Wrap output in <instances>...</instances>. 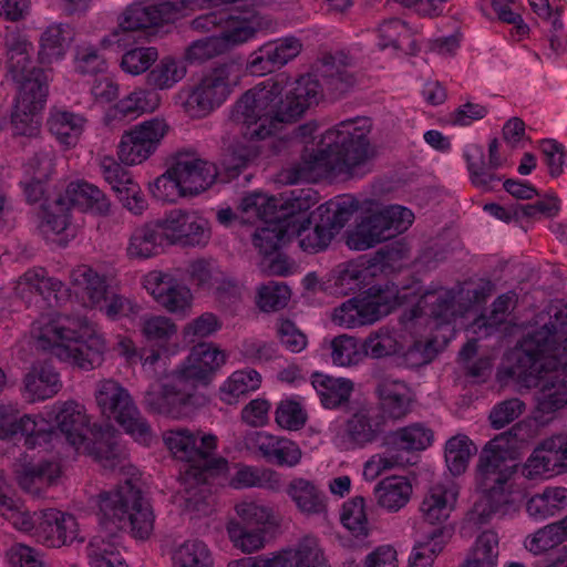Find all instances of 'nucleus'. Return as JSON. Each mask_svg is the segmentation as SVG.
Segmentation results:
<instances>
[{"label":"nucleus","instance_id":"9","mask_svg":"<svg viewBox=\"0 0 567 567\" xmlns=\"http://www.w3.org/2000/svg\"><path fill=\"white\" fill-rule=\"evenodd\" d=\"M193 436L196 437L193 447L196 455L190 461V465L181 473L179 481L183 489L179 493L184 497L187 507L197 509L209 492L206 484L208 471L225 470L227 461L223 457H216L218 442L216 435L196 430L193 431Z\"/></svg>","mask_w":567,"mask_h":567},{"label":"nucleus","instance_id":"46","mask_svg":"<svg viewBox=\"0 0 567 567\" xmlns=\"http://www.w3.org/2000/svg\"><path fill=\"white\" fill-rule=\"evenodd\" d=\"M454 292L441 287L426 291L421 297L417 308L442 322H449L454 316Z\"/></svg>","mask_w":567,"mask_h":567},{"label":"nucleus","instance_id":"64","mask_svg":"<svg viewBox=\"0 0 567 567\" xmlns=\"http://www.w3.org/2000/svg\"><path fill=\"white\" fill-rule=\"evenodd\" d=\"M69 210L65 199L62 196L48 204L43 210L42 229L44 233L60 234L69 225Z\"/></svg>","mask_w":567,"mask_h":567},{"label":"nucleus","instance_id":"19","mask_svg":"<svg viewBox=\"0 0 567 567\" xmlns=\"http://www.w3.org/2000/svg\"><path fill=\"white\" fill-rule=\"evenodd\" d=\"M173 173L177 175L182 189L187 195H197L209 188L218 176L214 163L205 161L194 153H178L172 164Z\"/></svg>","mask_w":567,"mask_h":567},{"label":"nucleus","instance_id":"17","mask_svg":"<svg viewBox=\"0 0 567 567\" xmlns=\"http://www.w3.org/2000/svg\"><path fill=\"white\" fill-rule=\"evenodd\" d=\"M47 95L48 89H42L37 81L25 84L21 91H18L11 113V126L16 135L38 134L40 128L38 114L44 106Z\"/></svg>","mask_w":567,"mask_h":567},{"label":"nucleus","instance_id":"28","mask_svg":"<svg viewBox=\"0 0 567 567\" xmlns=\"http://www.w3.org/2000/svg\"><path fill=\"white\" fill-rule=\"evenodd\" d=\"M61 388L59 373L47 363L33 364L23 379V396L29 402L49 399L55 395Z\"/></svg>","mask_w":567,"mask_h":567},{"label":"nucleus","instance_id":"7","mask_svg":"<svg viewBox=\"0 0 567 567\" xmlns=\"http://www.w3.org/2000/svg\"><path fill=\"white\" fill-rule=\"evenodd\" d=\"M239 78V69L233 62L210 68L186 92L182 103L184 113L192 118L208 116L226 102Z\"/></svg>","mask_w":567,"mask_h":567},{"label":"nucleus","instance_id":"54","mask_svg":"<svg viewBox=\"0 0 567 567\" xmlns=\"http://www.w3.org/2000/svg\"><path fill=\"white\" fill-rule=\"evenodd\" d=\"M226 530L234 547L243 553L251 554L265 546V534L262 530H249L237 519H229Z\"/></svg>","mask_w":567,"mask_h":567},{"label":"nucleus","instance_id":"45","mask_svg":"<svg viewBox=\"0 0 567 567\" xmlns=\"http://www.w3.org/2000/svg\"><path fill=\"white\" fill-rule=\"evenodd\" d=\"M451 536L447 526L435 528L429 535V540L414 546L410 557V567H432L435 557L443 550Z\"/></svg>","mask_w":567,"mask_h":567},{"label":"nucleus","instance_id":"18","mask_svg":"<svg viewBox=\"0 0 567 567\" xmlns=\"http://www.w3.org/2000/svg\"><path fill=\"white\" fill-rule=\"evenodd\" d=\"M7 75L18 84L21 91L28 83L39 82L48 89V80L41 69L31 61L32 44L20 35L12 33L7 38Z\"/></svg>","mask_w":567,"mask_h":567},{"label":"nucleus","instance_id":"1","mask_svg":"<svg viewBox=\"0 0 567 567\" xmlns=\"http://www.w3.org/2000/svg\"><path fill=\"white\" fill-rule=\"evenodd\" d=\"M350 64L343 55L324 56L319 68L322 83L311 75L291 82L279 73L245 92L233 110L235 121L245 126L249 140L271 136L281 123L297 121L309 107L319 103L323 91L338 99L354 85Z\"/></svg>","mask_w":567,"mask_h":567},{"label":"nucleus","instance_id":"58","mask_svg":"<svg viewBox=\"0 0 567 567\" xmlns=\"http://www.w3.org/2000/svg\"><path fill=\"white\" fill-rule=\"evenodd\" d=\"M225 52H227V43L220 35L208 37L188 45L185 58L192 63H202Z\"/></svg>","mask_w":567,"mask_h":567},{"label":"nucleus","instance_id":"23","mask_svg":"<svg viewBox=\"0 0 567 567\" xmlns=\"http://www.w3.org/2000/svg\"><path fill=\"white\" fill-rule=\"evenodd\" d=\"M55 423L65 440L75 449H79L93 433L90 426V417L83 404L70 400L55 405Z\"/></svg>","mask_w":567,"mask_h":567},{"label":"nucleus","instance_id":"60","mask_svg":"<svg viewBox=\"0 0 567 567\" xmlns=\"http://www.w3.org/2000/svg\"><path fill=\"white\" fill-rule=\"evenodd\" d=\"M307 412L301 404L293 400L281 401L275 411V421L284 430L298 431L307 422Z\"/></svg>","mask_w":567,"mask_h":567},{"label":"nucleus","instance_id":"10","mask_svg":"<svg viewBox=\"0 0 567 567\" xmlns=\"http://www.w3.org/2000/svg\"><path fill=\"white\" fill-rule=\"evenodd\" d=\"M414 214L406 207L390 205L371 213L348 233L349 248L363 251L405 231L413 223Z\"/></svg>","mask_w":567,"mask_h":567},{"label":"nucleus","instance_id":"13","mask_svg":"<svg viewBox=\"0 0 567 567\" xmlns=\"http://www.w3.org/2000/svg\"><path fill=\"white\" fill-rule=\"evenodd\" d=\"M163 118H151L125 131L118 144V158L126 165H137L150 158L168 133Z\"/></svg>","mask_w":567,"mask_h":567},{"label":"nucleus","instance_id":"40","mask_svg":"<svg viewBox=\"0 0 567 567\" xmlns=\"http://www.w3.org/2000/svg\"><path fill=\"white\" fill-rule=\"evenodd\" d=\"M261 384V375L252 370L235 371L220 386L219 398L228 404H236L239 398L256 391Z\"/></svg>","mask_w":567,"mask_h":567},{"label":"nucleus","instance_id":"12","mask_svg":"<svg viewBox=\"0 0 567 567\" xmlns=\"http://www.w3.org/2000/svg\"><path fill=\"white\" fill-rule=\"evenodd\" d=\"M195 386L177 370L166 375L157 386L150 388L144 396V405L152 413L172 419L189 415V404Z\"/></svg>","mask_w":567,"mask_h":567},{"label":"nucleus","instance_id":"6","mask_svg":"<svg viewBox=\"0 0 567 567\" xmlns=\"http://www.w3.org/2000/svg\"><path fill=\"white\" fill-rule=\"evenodd\" d=\"M522 427L523 423L516 424L508 433L489 442L481 454L478 477L486 494L474 506V513L478 516L477 522L481 524L486 523L492 514L504 513L513 503V492L508 484L509 472L507 468H503L505 464L501 450L503 449L502 442L506 441L508 436H516Z\"/></svg>","mask_w":567,"mask_h":567},{"label":"nucleus","instance_id":"2","mask_svg":"<svg viewBox=\"0 0 567 567\" xmlns=\"http://www.w3.org/2000/svg\"><path fill=\"white\" fill-rule=\"evenodd\" d=\"M371 130L372 123L368 117L336 124L321 135L316 152L302 155L299 161L284 167L278 174V182L289 185L327 176L350 178L358 175L375 155L369 138Z\"/></svg>","mask_w":567,"mask_h":567},{"label":"nucleus","instance_id":"26","mask_svg":"<svg viewBox=\"0 0 567 567\" xmlns=\"http://www.w3.org/2000/svg\"><path fill=\"white\" fill-rule=\"evenodd\" d=\"M377 393L381 410L391 419H402L410 411L411 391L401 380L390 375L380 377Z\"/></svg>","mask_w":567,"mask_h":567},{"label":"nucleus","instance_id":"34","mask_svg":"<svg viewBox=\"0 0 567 567\" xmlns=\"http://www.w3.org/2000/svg\"><path fill=\"white\" fill-rule=\"evenodd\" d=\"M286 491L302 514L322 515L327 513L326 496L313 482L296 477L289 482Z\"/></svg>","mask_w":567,"mask_h":567},{"label":"nucleus","instance_id":"39","mask_svg":"<svg viewBox=\"0 0 567 567\" xmlns=\"http://www.w3.org/2000/svg\"><path fill=\"white\" fill-rule=\"evenodd\" d=\"M89 557L93 567H127L113 533L110 538L103 534L94 536L89 545Z\"/></svg>","mask_w":567,"mask_h":567},{"label":"nucleus","instance_id":"61","mask_svg":"<svg viewBox=\"0 0 567 567\" xmlns=\"http://www.w3.org/2000/svg\"><path fill=\"white\" fill-rule=\"evenodd\" d=\"M342 437L352 445H363L374 440L375 431L370 417L364 412H358L346 423Z\"/></svg>","mask_w":567,"mask_h":567},{"label":"nucleus","instance_id":"35","mask_svg":"<svg viewBox=\"0 0 567 567\" xmlns=\"http://www.w3.org/2000/svg\"><path fill=\"white\" fill-rule=\"evenodd\" d=\"M311 383L324 408L334 409L349 402L354 384L346 378L315 373Z\"/></svg>","mask_w":567,"mask_h":567},{"label":"nucleus","instance_id":"42","mask_svg":"<svg viewBox=\"0 0 567 567\" xmlns=\"http://www.w3.org/2000/svg\"><path fill=\"white\" fill-rule=\"evenodd\" d=\"M380 45L400 49L409 54L416 52V42L412 30L399 19L384 20L379 27Z\"/></svg>","mask_w":567,"mask_h":567},{"label":"nucleus","instance_id":"37","mask_svg":"<svg viewBox=\"0 0 567 567\" xmlns=\"http://www.w3.org/2000/svg\"><path fill=\"white\" fill-rule=\"evenodd\" d=\"M85 123L83 116L62 110L52 111L48 118L50 132L61 144L68 147L76 145L84 131Z\"/></svg>","mask_w":567,"mask_h":567},{"label":"nucleus","instance_id":"62","mask_svg":"<svg viewBox=\"0 0 567 567\" xmlns=\"http://www.w3.org/2000/svg\"><path fill=\"white\" fill-rule=\"evenodd\" d=\"M289 298L288 286L269 281L258 289L257 305L264 311H274L286 307Z\"/></svg>","mask_w":567,"mask_h":567},{"label":"nucleus","instance_id":"43","mask_svg":"<svg viewBox=\"0 0 567 567\" xmlns=\"http://www.w3.org/2000/svg\"><path fill=\"white\" fill-rule=\"evenodd\" d=\"M140 332L147 342L164 347L177 337L178 327L169 317L146 315L140 320Z\"/></svg>","mask_w":567,"mask_h":567},{"label":"nucleus","instance_id":"57","mask_svg":"<svg viewBox=\"0 0 567 567\" xmlns=\"http://www.w3.org/2000/svg\"><path fill=\"white\" fill-rule=\"evenodd\" d=\"M316 204L315 194L311 189L301 190L298 196L289 197L285 200L278 199V208L275 218H281L290 225L301 223L300 218L296 216L305 213Z\"/></svg>","mask_w":567,"mask_h":567},{"label":"nucleus","instance_id":"50","mask_svg":"<svg viewBox=\"0 0 567 567\" xmlns=\"http://www.w3.org/2000/svg\"><path fill=\"white\" fill-rule=\"evenodd\" d=\"M331 360L338 367H352L359 364L364 358L363 342L353 336L340 334L330 343Z\"/></svg>","mask_w":567,"mask_h":567},{"label":"nucleus","instance_id":"44","mask_svg":"<svg viewBox=\"0 0 567 567\" xmlns=\"http://www.w3.org/2000/svg\"><path fill=\"white\" fill-rule=\"evenodd\" d=\"M333 235L330 227L321 219L318 224L311 226L310 220L307 218L296 224L293 237L296 236L298 238L299 246L302 250L316 252L327 248Z\"/></svg>","mask_w":567,"mask_h":567},{"label":"nucleus","instance_id":"55","mask_svg":"<svg viewBox=\"0 0 567 567\" xmlns=\"http://www.w3.org/2000/svg\"><path fill=\"white\" fill-rule=\"evenodd\" d=\"M0 514L18 530L33 532V535L38 538L39 512L30 513L22 502L11 498L2 504Z\"/></svg>","mask_w":567,"mask_h":567},{"label":"nucleus","instance_id":"22","mask_svg":"<svg viewBox=\"0 0 567 567\" xmlns=\"http://www.w3.org/2000/svg\"><path fill=\"white\" fill-rule=\"evenodd\" d=\"M226 361V354L210 343H199L193 347L189 355L177 369L195 388L207 384L209 377Z\"/></svg>","mask_w":567,"mask_h":567},{"label":"nucleus","instance_id":"25","mask_svg":"<svg viewBox=\"0 0 567 567\" xmlns=\"http://www.w3.org/2000/svg\"><path fill=\"white\" fill-rule=\"evenodd\" d=\"M69 207H74L81 212L91 213L99 216H109L111 214V202L106 195L95 185L84 181L71 182L64 196Z\"/></svg>","mask_w":567,"mask_h":567},{"label":"nucleus","instance_id":"16","mask_svg":"<svg viewBox=\"0 0 567 567\" xmlns=\"http://www.w3.org/2000/svg\"><path fill=\"white\" fill-rule=\"evenodd\" d=\"M159 227L172 244L205 246L210 238L208 221L193 212L172 210Z\"/></svg>","mask_w":567,"mask_h":567},{"label":"nucleus","instance_id":"63","mask_svg":"<svg viewBox=\"0 0 567 567\" xmlns=\"http://www.w3.org/2000/svg\"><path fill=\"white\" fill-rule=\"evenodd\" d=\"M157 59L158 52L155 48H135L123 54L121 68L126 73L138 75L147 71Z\"/></svg>","mask_w":567,"mask_h":567},{"label":"nucleus","instance_id":"8","mask_svg":"<svg viewBox=\"0 0 567 567\" xmlns=\"http://www.w3.org/2000/svg\"><path fill=\"white\" fill-rule=\"evenodd\" d=\"M94 398L101 413L117 422L135 440L147 443L152 429L142 416L128 390L114 379L96 382Z\"/></svg>","mask_w":567,"mask_h":567},{"label":"nucleus","instance_id":"4","mask_svg":"<svg viewBox=\"0 0 567 567\" xmlns=\"http://www.w3.org/2000/svg\"><path fill=\"white\" fill-rule=\"evenodd\" d=\"M519 362L535 375V399L544 413L567 405V336L544 324L528 333L520 342Z\"/></svg>","mask_w":567,"mask_h":567},{"label":"nucleus","instance_id":"59","mask_svg":"<svg viewBox=\"0 0 567 567\" xmlns=\"http://www.w3.org/2000/svg\"><path fill=\"white\" fill-rule=\"evenodd\" d=\"M341 522L355 537H365L369 533L364 499L354 497L343 505Z\"/></svg>","mask_w":567,"mask_h":567},{"label":"nucleus","instance_id":"27","mask_svg":"<svg viewBox=\"0 0 567 567\" xmlns=\"http://www.w3.org/2000/svg\"><path fill=\"white\" fill-rule=\"evenodd\" d=\"M70 284L83 305L91 309L103 302L107 290L105 277L87 265H78L71 270Z\"/></svg>","mask_w":567,"mask_h":567},{"label":"nucleus","instance_id":"38","mask_svg":"<svg viewBox=\"0 0 567 567\" xmlns=\"http://www.w3.org/2000/svg\"><path fill=\"white\" fill-rule=\"evenodd\" d=\"M267 25L268 23L255 12L237 17L230 16L227 20V28L221 32L220 38L226 41L228 51L234 45L248 41L258 30Z\"/></svg>","mask_w":567,"mask_h":567},{"label":"nucleus","instance_id":"3","mask_svg":"<svg viewBox=\"0 0 567 567\" xmlns=\"http://www.w3.org/2000/svg\"><path fill=\"white\" fill-rule=\"evenodd\" d=\"M110 439L107 433L105 440L96 442L93 453L104 468L115 471L118 467L124 483L99 494L101 523L110 532L128 528L135 537L147 538L153 532L154 515L143 497L140 475L134 466L125 464L118 446Z\"/></svg>","mask_w":567,"mask_h":567},{"label":"nucleus","instance_id":"11","mask_svg":"<svg viewBox=\"0 0 567 567\" xmlns=\"http://www.w3.org/2000/svg\"><path fill=\"white\" fill-rule=\"evenodd\" d=\"M398 305H400V299L396 288L386 286L383 290L353 297L342 302L334 308L331 320L334 324L346 329L360 328L377 322Z\"/></svg>","mask_w":567,"mask_h":567},{"label":"nucleus","instance_id":"20","mask_svg":"<svg viewBox=\"0 0 567 567\" xmlns=\"http://www.w3.org/2000/svg\"><path fill=\"white\" fill-rule=\"evenodd\" d=\"M302 50V43L295 37L265 43L249 55L247 70L254 75H265L286 65Z\"/></svg>","mask_w":567,"mask_h":567},{"label":"nucleus","instance_id":"5","mask_svg":"<svg viewBox=\"0 0 567 567\" xmlns=\"http://www.w3.org/2000/svg\"><path fill=\"white\" fill-rule=\"evenodd\" d=\"M37 347L60 361L84 371L104 361L105 340L82 317L65 313L42 316L32 326Z\"/></svg>","mask_w":567,"mask_h":567},{"label":"nucleus","instance_id":"36","mask_svg":"<svg viewBox=\"0 0 567 567\" xmlns=\"http://www.w3.org/2000/svg\"><path fill=\"white\" fill-rule=\"evenodd\" d=\"M412 484L405 476H389L374 487L378 504L390 512L404 507L412 495Z\"/></svg>","mask_w":567,"mask_h":567},{"label":"nucleus","instance_id":"15","mask_svg":"<svg viewBox=\"0 0 567 567\" xmlns=\"http://www.w3.org/2000/svg\"><path fill=\"white\" fill-rule=\"evenodd\" d=\"M143 286L153 299L167 312L186 315L193 305L190 289L171 275L159 270L150 271L143 280Z\"/></svg>","mask_w":567,"mask_h":567},{"label":"nucleus","instance_id":"31","mask_svg":"<svg viewBox=\"0 0 567 567\" xmlns=\"http://www.w3.org/2000/svg\"><path fill=\"white\" fill-rule=\"evenodd\" d=\"M158 95L152 91L136 89L115 103L106 113L105 121L111 124L115 121L135 118L145 112L154 111L158 105Z\"/></svg>","mask_w":567,"mask_h":567},{"label":"nucleus","instance_id":"56","mask_svg":"<svg viewBox=\"0 0 567 567\" xmlns=\"http://www.w3.org/2000/svg\"><path fill=\"white\" fill-rule=\"evenodd\" d=\"M196 437L193 436V431L187 427H176L167 430L163 434V441L171 454L179 461L186 462L190 465V461L196 455L194 442Z\"/></svg>","mask_w":567,"mask_h":567},{"label":"nucleus","instance_id":"29","mask_svg":"<svg viewBox=\"0 0 567 567\" xmlns=\"http://www.w3.org/2000/svg\"><path fill=\"white\" fill-rule=\"evenodd\" d=\"M457 492L451 485L435 484L425 494L420 511L430 524L443 523L449 518L456 503Z\"/></svg>","mask_w":567,"mask_h":567},{"label":"nucleus","instance_id":"53","mask_svg":"<svg viewBox=\"0 0 567 567\" xmlns=\"http://www.w3.org/2000/svg\"><path fill=\"white\" fill-rule=\"evenodd\" d=\"M391 443L406 451L424 450L432 440L433 432L420 423L399 429L390 434Z\"/></svg>","mask_w":567,"mask_h":567},{"label":"nucleus","instance_id":"48","mask_svg":"<svg viewBox=\"0 0 567 567\" xmlns=\"http://www.w3.org/2000/svg\"><path fill=\"white\" fill-rule=\"evenodd\" d=\"M186 68L176 59L165 56L146 75V83L154 90H168L186 75Z\"/></svg>","mask_w":567,"mask_h":567},{"label":"nucleus","instance_id":"14","mask_svg":"<svg viewBox=\"0 0 567 567\" xmlns=\"http://www.w3.org/2000/svg\"><path fill=\"white\" fill-rule=\"evenodd\" d=\"M363 349L365 357L378 360L403 354L404 363L409 367H421L431 361L422 342H415L408 351H404L403 342L398 333L388 327L371 331L363 340Z\"/></svg>","mask_w":567,"mask_h":567},{"label":"nucleus","instance_id":"52","mask_svg":"<svg viewBox=\"0 0 567 567\" xmlns=\"http://www.w3.org/2000/svg\"><path fill=\"white\" fill-rule=\"evenodd\" d=\"M212 565L210 550L199 539L186 540L173 555V567H212Z\"/></svg>","mask_w":567,"mask_h":567},{"label":"nucleus","instance_id":"47","mask_svg":"<svg viewBox=\"0 0 567 567\" xmlns=\"http://www.w3.org/2000/svg\"><path fill=\"white\" fill-rule=\"evenodd\" d=\"M566 466L560 460L557 449L549 444V439L534 451L523 467L526 478L533 480L545 473L553 472L556 467Z\"/></svg>","mask_w":567,"mask_h":567},{"label":"nucleus","instance_id":"49","mask_svg":"<svg viewBox=\"0 0 567 567\" xmlns=\"http://www.w3.org/2000/svg\"><path fill=\"white\" fill-rule=\"evenodd\" d=\"M358 207V202L354 198L351 196H342L319 206L318 214L321 220L324 221L334 234L346 225L357 212Z\"/></svg>","mask_w":567,"mask_h":567},{"label":"nucleus","instance_id":"21","mask_svg":"<svg viewBox=\"0 0 567 567\" xmlns=\"http://www.w3.org/2000/svg\"><path fill=\"white\" fill-rule=\"evenodd\" d=\"M38 539L48 547L70 545L80 537L76 518L69 513L49 508L39 512Z\"/></svg>","mask_w":567,"mask_h":567},{"label":"nucleus","instance_id":"30","mask_svg":"<svg viewBox=\"0 0 567 567\" xmlns=\"http://www.w3.org/2000/svg\"><path fill=\"white\" fill-rule=\"evenodd\" d=\"M264 221L265 226L255 230L252 243L260 254L269 256L291 240L296 225L281 218H268Z\"/></svg>","mask_w":567,"mask_h":567},{"label":"nucleus","instance_id":"51","mask_svg":"<svg viewBox=\"0 0 567 567\" xmlns=\"http://www.w3.org/2000/svg\"><path fill=\"white\" fill-rule=\"evenodd\" d=\"M476 447L466 435H455L445 444V462L453 475H461L467 468Z\"/></svg>","mask_w":567,"mask_h":567},{"label":"nucleus","instance_id":"41","mask_svg":"<svg viewBox=\"0 0 567 567\" xmlns=\"http://www.w3.org/2000/svg\"><path fill=\"white\" fill-rule=\"evenodd\" d=\"M565 507H567V488L565 487H547L526 503L528 515L536 519H545Z\"/></svg>","mask_w":567,"mask_h":567},{"label":"nucleus","instance_id":"24","mask_svg":"<svg viewBox=\"0 0 567 567\" xmlns=\"http://www.w3.org/2000/svg\"><path fill=\"white\" fill-rule=\"evenodd\" d=\"M61 466L55 461H40L24 465L17 473L19 486L33 497H43L48 489L58 484Z\"/></svg>","mask_w":567,"mask_h":567},{"label":"nucleus","instance_id":"32","mask_svg":"<svg viewBox=\"0 0 567 567\" xmlns=\"http://www.w3.org/2000/svg\"><path fill=\"white\" fill-rule=\"evenodd\" d=\"M164 234L157 223H146L136 227L128 237L126 256L132 260H144L156 256Z\"/></svg>","mask_w":567,"mask_h":567},{"label":"nucleus","instance_id":"33","mask_svg":"<svg viewBox=\"0 0 567 567\" xmlns=\"http://www.w3.org/2000/svg\"><path fill=\"white\" fill-rule=\"evenodd\" d=\"M72 40L73 32L68 24H50L40 35L39 61L42 64H51L63 59Z\"/></svg>","mask_w":567,"mask_h":567}]
</instances>
